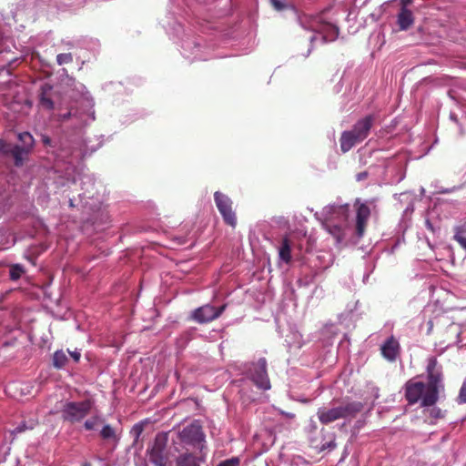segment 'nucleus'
Masks as SVG:
<instances>
[{
    "instance_id": "f257e3e1",
    "label": "nucleus",
    "mask_w": 466,
    "mask_h": 466,
    "mask_svg": "<svg viewBox=\"0 0 466 466\" xmlns=\"http://www.w3.org/2000/svg\"><path fill=\"white\" fill-rule=\"evenodd\" d=\"M427 383L410 380L405 383V399L413 405L420 400L421 407L433 406L439 400L441 390H443L442 367L438 364L436 358L429 359L427 365Z\"/></svg>"
},
{
    "instance_id": "f03ea898",
    "label": "nucleus",
    "mask_w": 466,
    "mask_h": 466,
    "mask_svg": "<svg viewBox=\"0 0 466 466\" xmlns=\"http://www.w3.org/2000/svg\"><path fill=\"white\" fill-rule=\"evenodd\" d=\"M362 409L360 401L332 400L330 408H319L317 415L319 421L327 425L340 419L354 418Z\"/></svg>"
},
{
    "instance_id": "7ed1b4c3",
    "label": "nucleus",
    "mask_w": 466,
    "mask_h": 466,
    "mask_svg": "<svg viewBox=\"0 0 466 466\" xmlns=\"http://www.w3.org/2000/svg\"><path fill=\"white\" fill-rule=\"evenodd\" d=\"M93 402L90 400L83 401H67L62 409V419L71 423L82 420L91 410Z\"/></svg>"
},
{
    "instance_id": "20e7f679",
    "label": "nucleus",
    "mask_w": 466,
    "mask_h": 466,
    "mask_svg": "<svg viewBox=\"0 0 466 466\" xmlns=\"http://www.w3.org/2000/svg\"><path fill=\"white\" fill-rule=\"evenodd\" d=\"M226 304L218 308H216L210 304H205L194 309L189 316V319L198 324L211 322L218 319L222 315V313L226 309Z\"/></svg>"
},
{
    "instance_id": "39448f33",
    "label": "nucleus",
    "mask_w": 466,
    "mask_h": 466,
    "mask_svg": "<svg viewBox=\"0 0 466 466\" xmlns=\"http://www.w3.org/2000/svg\"><path fill=\"white\" fill-rule=\"evenodd\" d=\"M353 207L355 209V234L360 238L366 232L371 210L369 205L367 203H362L360 198L355 200Z\"/></svg>"
},
{
    "instance_id": "423d86ee",
    "label": "nucleus",
    "mask_w": 466,
    "mask_h": 466,
    "mask_svg": "<svg viewBox=\"0 0 466 466\" xmlns=\"http://www.w3.org/2000/svg\"><path fill=\"white\" fill-rule=\"evenodd\" d=\"M214 200L224 222L232 228H236L237 216L232 208V200L227 195L219 191L215 192Z\"/></svg>"
},
{
    "instance_id": "0eeeda50",
    "label": "nucleus",
    "mask_w": 466,
    "mask_h": 466,
    "mask_svg": "<svg viewBox=\"0 0 466 466\" xmlns=\"http://www.w3.org/2000/svg\"><path fill=\"white\" fill-rule=\"evenodd\" d=\"M250 379L255 385L261 390H269L270 381L267 372V360L260 358L257 362H253L249 368Z\"/></svg>"
},
{
    "instance_id": "6e6552de",
    "label": "nucleus",
    "mask_w": 466,
    "mask_h": 466,
    "mask_svg": "<svg viewBox=\"0 0 466 466\" xmlns=\"http://www.w3.org/2000/svg\"><path fill=\"white\" fill-rule=\"evenodd\" d=\"M167 439L166 435L157 434L153 445L148 451L149 461L155 466H167V456L166 454Z\"/></svg>"
},
{
    "instance_id": "1a4fd4ad",
    "label": "nucleus",
    "mask_w": 466,
    "mask_h": 466,
    "mask_svg": "<svg viewBox=\"0 0 466 466\" xmlns=\"http://www.w3.org/2000/svg\"><path fill=\"white\" fill-rule=\"evenodd\" d=\"M179 438L184 443L197 446L205 441V434L200 423L195 420L180 431Z\"/></svg>"
},
{
    "instance_id": "9d476101",
    "label": "nucleus",
    "mask_w": 466,
    "mask_h": 466,
    "mask_svg": "<svg viewBox=\"0 0 466 466\" xmlns=\"http://www.w3.org/2000/svg\"><path fill=\"white\" fill-rule=\"evenodd\" d=\"M312 31L322 35V42H333L339 35V28L329 22L324 21L321 18L317 19L311 25Z\"/></svg>"
},
{
    "instance_id": "9b49d317",
    "label": "nucleus",
    "mask_w": 466,
    "mask_h": 466,
    "mask_svg": "<svg viewBox=\"0 0 466 466\" xmlns=\"http://www.w3.org/2000/svg\"><path fill=\"white\" fill-rule=\"evenodd\" d=\"M374 116L372 115H368L365 117L360 119L350 130L355 137L360 140L363 141L367 138L370 134V131L373 126Z\"/></svg>"
},
{
    "instance_id": "f8f14e48",
    "label": "nucleus",
    "mask_w": 466,
    "mask_h": 466,
    "mask_svg": "<svg viewBox=\"0 0 466 466\" xmlns=\"http://www.w3.org/2000/svg\"><path fill=\"white\" fill-rule=\"evenodd\" d=\"M54 94L51 85L44 84L41 86L38 95L39 106L46 110H53L55 107Z\"/></svg>"
},
{
    "instance_id": "ddd939ff",
    "label": "nucleus",
    "mask_w": 466,
    "mask_h": 466,
    "mask_svg": "<svg viewBox=\"0 0 466 466\" xmlns=\"http://www.w3.org/2000/svg\"><path fill=\"white\" fill-rule=\"evenodd\" d=\"M0 151L6 156H12L15 160V165L16 167H21L24 164V157L28 155V150L25 148L15 145V146H3L0 147Z\"/></svg>"
},
{
    "instance_id": "4468645a",
    "label": "nucleus",
    "mask_w": 466,
    "mask_h": 466,
    "mask_svg": "<svg viewBox=\"0 0 466 466\" xmlns=\"http://www.w3.org/2000/svg\"><path fill=\"white\" fill-rule=\"evenodd\" d=\"M400 343L391 336L382 344L380 350L386 360L394 361L400 354Z\"/></svg>"
},
{
    "instance_id": "2eb2a0df",
    "label": "nucleus",
    "mask_w": 466,
    "mask_h": 466,
    "mask_svg": "<svg viewBox=\"0 0 466 466\" xmlns=\"http://www.w3.org/2000/svg\"><path fill=\"white\" fill-rule=\"evenodd\" d=\"M400 30H408L414 23L412 12L405 6H401L397 16Z\"/></svg>"
},
{
    "instance_id": "dca6fc26",
    "label": "nucleus",
    "mask_w": 466,
    "mask_h": 466,
    "mask_svg": "<svg viewBox=\"0 0 466 466\" xmlns=\"http://www.w3.org/2000/svg\"><path fill=\"white\" fill-rule=\"evenodd\" d=\"M203 461L202 457L197 456L192 452H184L176 459V466H200Z\"/></svg>"
},
{
    "instance_id": "f3484780",
    "label": "nucleus",
    "mask_w": 466,
    "mask_h": 466,
    "mask_svg": "<svg viewBox=\"0 0 466 466\" xmlns=\"http://www.w3.org/2000/svg\"><path fill=\"white\" fill-rule=\"evenodd\" d=\"M340 149L343 153L350 151L356 144L360 143L355 135L351 131H344L341 134L340 139Z\"/></svg>"
},
{
    "instance_id": "a211bd4d",
    "label": "nucleus",
    "mask_w": 466,
    "mask_h": 466,
    "mask_svg": "<svg viewBox=\"0 0 466 466\" xmlns=\"http://www.w3.org/2000/svg\"><path fill=\"white\" fill-rule=\"evenodd\" d=\"M324 228L338 243H340L344 239L345 229L342 226L328 221L324 224Z\"/></svg>"
},
{
    "instance_id": "6ab92c4d",
    "label": "nucleus",
    "mask_w": 466,
    "mask_h": 466,
    "mask_svg": "<svg viewBox=\"0 0 466 466\" xmlns=\"http://www.w3.org/2000/svg\"><path fill=\"white\" fill-rule=\"evenodd\" d=\"M279 258L286 263L291 261V243L287 237L282 239V244L279 248Z\"/></svg>"
},
{
    "instance_id": "aec40b11",
    "label": "nucleus",
    "mask_w": 466,
    "mask_h": 466,
    "mask_svg": "<svg viewBox=\"0 0 466 466\" xmlns=\"http://www.w3.org/2000/svg\"><path fill=\"white\" fill-rule=\"evenodd\" d=\"M53 366L56 368V369H63L67 361H68V358L66 354V352L62 350H56L55 351V353L53 354Z\"/></svg>"
},
{
    "instance_id": "412c9836",
    "label": "nucleus",
    "mask_w": 466,
    "mask_h": 466,
    "mask_svg": "<svg viewBox=\"0 0 466 466\" xmlns=\"http://www.w3.org/2000/svg\"><path fill=\"white\" fill-rule=\"evenodd\" d=\"M18 139L24 144V148L30 152L34 147V137L29 132H22L18 135Z\"/></svg>"
},
{
    "instance_id": "4be33fe9",
    "label": "nucleus",
    "mask_w": 466,
    "mask_h": 466,
    "mask_svg": "<svg viewBox=\"0 0 466 466\" xmlns=\"http://www.w3.org/2000/svg\"><path fill=\"white\" fill-rule=\"evenodd\" d=\"M24 272H25V269L22 265H20V264L12 265L10 268V271H9L10 279L12 280H17L21 278V276L24 274Z\"/></svg>"
},
{
    "instance_id": "5701e85b",
    "label": "nucleus",
    "mask_w": 466,
    "mask_h": 466,
    "mask_svg": "<svg viewBox=\"0 0 466 466\" xmlns=\"http://www.w3.org/2000/svg\"><path fill=\"white\" fill-rule=\"evenodd\" d=\"M269 3L271 6L274 8V10L278 12L293 8L292 5L286 3L283 0H269Z\"/></svg>"
},
{
    "instance_id": "b1692460",
    "label": "nucleus",
    "mask_w": 466,
    "mask_h": 466,
    "mask_svg": "<svg viewBox=\"0 0 466 466\" xmlns=\"http://www.w3.org/2000/svg\"><path fill=\"white\" fill-rule=\"evenodd\" d=\"M56 62L58 65H66L73 62V56L71 53L58 54L56 56Z\"/></svg>"
},
{
    "instance_id": "393cba45",
    "label": "nucleus",
    "mask_w": 466,
    "mask_h": 466,
    "mask_svg": "<svg viewBox=\"0 0 466 466\" xmlns=\"http://www.w3.org/2000/svg\"><path fill=\"white\" fill-rule=\"evenodd\" d=\"M100 435L105 440L114 439L116 437V432L110 425H105L100 431Z\"/></svg>"
},
{
    "instance_id": "a878e982",
    "label": "nucleus",
    "mask_w": 466,
    "mask_h": 466,
    "mask_svg": "<svg viewBox=\"0 0 466 466\" xmlns=\"http://www.w3.org/2000/svg\"><path fill=\"white\" fill-rule=\"evenodd\" d=\"M100 422H102V420L99 417L96 416V417H93V418L86 420L84 427L87 431H92V430L96 429L97 424H99Z\"/></svg>"
},
{
    "instance_id": "bb28decb",
    "label": "nucleus",
    "mask_w": 466,
    "mask_h": 466,
    "mask_svg": "<svg viewBox=\"0 0 466 466\" xmlns=\"http://www.w3.org/2000/svg\"><path fill=\"white\" fill-rule=\"evenodd\" d=\"M332 208L335 213L344 216L345 218H348L349 212H350V205L349 204H344V205H340L338 207H332Z\"/></svg>"
},
{
    "instance_id": "cd10ccee",
    "label": "nucleus",
    "mask_w": 466,
    "mask_h": 466,
    "mask_svg": "<svg viewBox=\"0 0 466 466\" xmlns=\"http://www.w3.org/2000/svg\"><path fill=\"white\" fill-rule=\"evenodd\" d=\"M240 460L238 457H232L220 461L217 466H238Z\"/></svg>"
},
{
    "instance_id": "c85d7f7f",
    "label": "nucleus",
    "mask_w": 466,
    "mask_h": 466,
    "mask_svg": "<svg viewBox=\"0 0 466 466\" xmlns=\"http://www.w3.org/2000/svg\"><path fill=\"white\" fill-rule=\"evenodd\" d=\"M458 402L459 403H466V380L463 381L459 396H458Z\"/></svg>"
},
{
    "instance_id": "c756f323",
    "label": "nucleus",
    "mask_w": 466,
    "mask_h": 466,
    "mask_svg": "<svg viewBox=\"0 0 466 466\" xmlns=\"http://www.w3.org/2000/svg\"><path fill=\"white\" fill-rule=\"evenodd\" d=\"M454 235H464L466 234V220L461 225L454 228Z\"/></svg>"
},
{
    "instance_id": "7c9ffc66",
    "label": "nucleus",
    "mask_w": 466,
    "mask_h": 466,
    "mask_svg": "<svg viewBox=\"0 0 466 466\" xmlns=\"http://www.w3.org/2000/svg\"><path fill=\"white\" fill-rule=\"evenodd\" d=\"M453 239L457 241L462 248L466 250V237L464 235H454Z\"/></svg>"
},
{
    "instance_id": "2f4dec72",
    "label": "nucleus",
    "mask_w": 466,
    "mask_h": 466,
    "mask_svg": "<svg viewBox=\"0 0 466 466\" xmlns=\"http://www.w3.org/2000/svg\"><path fill=\"white\" fill-rule=\"evenodd\" d=\"M431 416L433 417V418H443L444 417V412L439 409V408H433L431 410Z\"/></svg>"
},
{
    "instance_id": "473e14b6",
    "label": "nucleus",
    "mask_w": 466,
    "mask_h": 466,
    "mask_svg": "<svg viewBox=\"0 0 466 466\" xmlns=\"http://www.w3.org/2000/svg\"><path fill=\"white\" fill-rule=\"evenodd\" d=\"M73 116H75L72 111H68L67 113H65V114H61L59 115L58 116V119L62 122H66L67 120H69Z\"/></svg>"
},
{
    "instance_id": "72a5a7b5",
    "label": "nucleus",
    "mask_w": 466,
    "mask_h": 466,
    "mask_svg": "<svg viewBox=\"0 0 466 466\" xmlns=\"http://www.w3.org/2000/svg\"><path fill=\"white\" fill-rule=\"evenodd\" d=\"M72 359L75 362H78L80 360L81 354L77 350L75 351H68Z\"/></svg>"
},
{
    "instance_id": "f704fd0d",
    "label": "nucleus",
    "mask_w": 466,
    "mask_h": 466,
    "mask_svg": "<svg viewBox=\"0 0 466 466\" xmlns=\"http://www.w3.org/2000/svg\"><path fill=\"white\" fill-rule=\"evenodd\" d=\"M42 142L45 146H51V138L46 135H42Z\"/></svg>"
},
{
    "instance_id": "c9c22d12",
    "label": "nucleus",
    "mask_w": 466,
    "mask_h": 466,
    "mask_svg": "<svg viewBox=\"0 0 466 466\" xmlns=\"http://www.w3.org/2000/svg\"><path fill=\"white\" fill-rule=\"evenodd\" d=\"M367 172H361L357 175V180L360 181L367 177Z\"/></svg>"
},
{
    "instance_id": "e433bc0d",
    "label": "nucleus",
    "mask_w": 466,
    "mask_h": 466,
    "mask_svg": "<svg viewBox=\"0 0 466 466\" xmlns=\"http://www.w3.org/2000/svg\"><path fill=\"white\" fill-rule=\"evenodd\" d=\"M410 4H411V0H400L401 6L407 7Z\"/></svg>"
},
{
    "instance_id": "4c0bfd02",
    "label": "nucleus",
    "mask_w": 466,
    "mask_h": 466,
    "mask_svg": "<svg viewBox=\"0 0 466 466\" xmlns=\"http://www.w3.org/2000/svg\"><path fill=\"white\" fill-rule=\"evenodd\" d=\"M24 430H25V427H24V426H23V427H18V428L16 429V431H17L18 432H22Z\"/></svg>"
},
{
    "instance_id": "58836bf2",
    "label": "nucleus",
    "mask_w": 466,
    "mask_h": 466,
    "mask_svg": "<svg viewBox=\"0 0 466 466\" xmlns=\"http://www.w3.org/2000/svg\"><path fill=\"white\" fill-rule=\"evenodd\" d=\"M428 324H429V331H430L433 327L432 321H429Z\"/></svg>"
},
{
    "instance_id": "ea45409f",
    "label": "nucleus",
    "mask_w": 466,
    "mask_h": 466,
    "mask_svg": "<svg viewBox=\"0 0 466 466\" xmlns=\"http://www.w3.org/2000/svg\"><path fill=\"white\" fill-rule=\"evenodd\" d=\"M315 40H316V36L315 35L310 37V43L311 44H313Z\"/></svg>"
},
{
    "instance_id": "a19ab883",
    "label": "nucleus",
    "mask_w": 466,
    "mask_h": 466,
    "mask_svg": "<svg viewBox=\"0 0 466 466\" xmlns=\"http://www.w3.org/2000/svg\"><path fill=\"white\" fill-rule=\"evenodd\" d=\"M451 118L453 119L455 122H457V118L453 114L451 115Z\"/></svg>"
},
{
    "instance_id": "79ce46f5",
    "label": "nucleus",
    "mask_w": 466,
    "mask_h": 466,
    "mask_svg": "<svg viewBox=\"0 0 466 466\" xmlns=\"http://www.w3.org/2000/svg\"><path fill=\"white\" fill-rule=\"evenodd\" d=\"M286 416L289 417V418H294V414L286 413Z\"/></svg>"
},
{
    "instance_id": "37998d69",
    "label": "nucleus",
    "mask_w": 466,
    "mask_h": 466,
    "mask_svg": "<svg viewBox=\"0 0 466 466\" xmlns=\"http://www.w3.org/2000/svg\"><path fill=\"white\" fill-rule=\"evenodd\" d=\"M83 466H91V464L88 462H86Z\"/></svg>"
}]
</instances>
